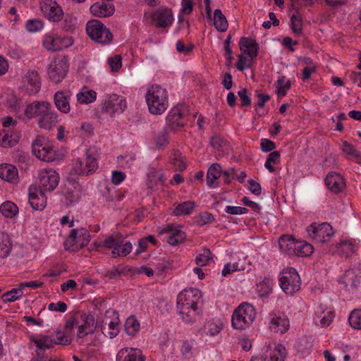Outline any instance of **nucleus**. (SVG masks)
Here are the masks:
<instances>
[{"instance_id": "17", "label": "nucleus", "mask_w": 361, "mask_h": 361, "mask_svg": "<svg viewBox=\"0 0 361 361\" xmlns=\"http://www.w3.org/2000/svg\"><path fill=\"white\" fill-rule=\"evenodd\" d=\"M68 71V60L63 57L54 61L48 69V75L52 82L58 84L66 77Z\"/></svg>"}, {"instance_id": "35", "label": "nucleus", "mask_w": 361, "mask_h": 361, "mask_svg": "<svg viewBox=\"0 0 361 361\" xmlns=\"http://www.w3.org/2000/svg\"><path fill=\"white\" fill-rule=\"evenodd\" d=\"M30 341L36 345L37 348L43 349V350L49 349L55 345L54 340L46 335L40 334L38 338L30 336Z\"/></svg>"}, {"instance_id": "40", "label": "nucleus", "mask_w": 361, "mask_h": 361, "mask_svg": "<svg viewBox=\"0 0 361 361\" xmlns=\"http://www.w3.org/2000/svg\"><path fill=\"white\" fill-rule=\"evenodd\" d=\"M221 167L219 164H213L208 169L207 174V183L209 186H214V181L221 175Z\"/></svg>"}, {"instance_id": "5", "label": "nucleus", "mask_w": 361, "mask_h": 361, "mask_svg": "<svg viewBox=\"0 0 361 361\" xmlns=\"http://www.w3.org/2000/svg\"><path fill=\"white\" fill-rule=\"evenodd\" d=\"M90 240V235L86 228H74L64 241V247L66 250L75 252L86 246Z\"/></svg>"}, {"instance_id": "2", "label": "nucleus", "mask_w": 361, "mask_h": 361, "mask_svg": "<svg viewBox=\"0 0 361 361\" xmlns=\"http://www.w3.org/2000/svg\"><path fill=\"white\" fill-rule=\"evenodd\" d=\"M145 99L149 111L152 114L160 115L168 108L167 91L160 85H152L146 93Z\"/></svg>"}, {"instance_id": "4", "label": "nucleus", "mask_w": 361, "mask_h": 361, "mask_svg": "<svg viewBox=\"0 0 361 361\" xmlns=\"http://www.w3.org/2000/svg\"><path fill=\"white\" fill-rule=\"evenodd\" d=\"M197 113L191 116L188 106L185 104H178L173 108L166 117L169 126L174 130L183 127L190 118H195Z\"/></svg>"}, {"instance_id": "11", "label": "nucleus", "mask_w": 361, "mask_h": 361, "mask_svg": "<svg viewBox=\"0 0 361 361\" xmlns=\"http://www.w3.org/2000/svg\"><path fill=\"white\" fill-rule=\"evenodd\" d=\"M42 80L37 71H28L22 78L20 90L28 96L37 94L41 90Z\"/></svg>"}, {"instance_id": "16", "label": "nucleus", "mask_w": 361, "mask_h": 361, "mask_svg": "<svg viewBox=\"0 0 361 361\" xmlns=\"http://www.w3.org/2000/svg\"><path fill=\"white\" fill-rule=\"evenodd\" d=\"M40 8L43 15L52 22H59L64 15L61 6L54 0H43Z\"/></svg>"}, {"instance_id": "12", "label": "nucleus", "mask_w": 361, "mask_h": 361, "mask_svg": "<svg viewBox=\"0 0 361 361\" xmlns=\"http://www.w3.org/2000/svg\"><path fill=\"white\" fill-rule=\"evenodd\" d=\"M307 231L309 235L318 243L329 241L334 234L332 226L328 223L312 224L307 227Z\"/></svg>"}, {"instance_id": "47", "label": "nucleus", "mask_w": 361, "mask_h": 361, "mask_svg": "<svg viewBox=\"0 0 361 361\" xmlns=\"http://www.w3.org/2000/svg\"><path fill=\"white\" fill-rule=\"evenodd\" d=\"M23 294L22 288H13L12 290L7 291L1 295L3 302H13L20 298Z\"/></svg>"}, {"instance_id": "18", "label": "nucleus", "mask_w": 361, "mask_h": 361, "mask_svg": "<svg viewBox=\"0 0 361 361\" xmlns=\"http://www.w3.org/2000/svg\"><path fill=\"white\" fill-rule=\"evenodd\" d=\"M126 107L127 102L126 99L113 94L109 95L105 100L103 109L105 112L114 115L123 112Z\"/></svg>"}, {"instance_id": "31", "label": "nucleus", "mask_w": 361, "mask_h": 361, "mask_svg": "<svg viewBox=\"0 0 361 361\" xmlns=\"http://www.w3.org/2000/svg\"><path fill=\"white\" fill-rule=\"evenodd\" d=\"M1 180L11 184L18 183L19 177L17 168L12 164H1Z\"/></svg>"}, {"instance_id": "24", "label": "nucleus", "mask_w": 361, "mask_h": 361, "mask_svg": "<svg viewBox=\"0 0 361 361\" xmlns=\"http://www.w3.org/2000/svg\"><path fill=\"white\" fill-rule=\"evenodd\" d=\"M72 93L68 90L57 91L54 95V103L56 108L63 114H68L71 111L70 100Z\"/></svg>"}, {"instance_id": "26", "label": "nucleus", "mask_w": 361, "mask_h": 361, "mask_svg": "<svg viewBox=\"0 0 361 361\" xmlns=\"http://www.w3.org/2000/svg\"><path fill=\"white\" fill-rule=\"evenodd\" d=\"M325 184L335 194L341 192L345 187L343 176L336 172H330L327 174L325 178Z\"/></svg>"}, {"instance_id": "3", "label": "nucleus", "mask_w": 361, "mask_h": 361, "mask_svg": "<svg viewBox=\"0 0 361 361\" xmlns=\"http://www.w3.org/2000/svg\"><path fill=\"white\" fill-rule=\"evenodd\" d=\"M256 317L255 307L250 303L240 304L233 312L232 326L238 330H245L250 327Z\"/></svg>"}, {"instance_id": "22", "label": "nucleus", "mask_w": 361, "mask_h": 361, "mask_svg": "<svg viewBox=\"0 0 361 361\" xmlns=\"http://www.w3.org/2000/svg\"><path fill=\"white\" fill-rule=\"evenodd\" d=\"M342 281L350 291H354L361 283V270L359 268L348 269L344 274Z\"/></svg>"}, {"instance_id": "13", "label": "nucleus", "mask_w": 361, "mask_h": 361, "mask_svg": "<svg viewBox=\"0 0 361 361\" xmlns=\"http://www.w3.org/2000/svg\"><path fill=\"white\" fill-rule=\"evenodd\" d=\"M101 327L102 333L110 338L116 337L119 332V323L118 312L112 309L106 311L105 319Z\"/></svg>"}, {"instance_id": "63", "label": "nucleus", "mask_w": 361, "mask_h": 361, "mask_svg": "<svg viewBox=\"0 0 361 361\" xmlns=\"http://www.w3.org/2000/svg\"><path fill=\"white\" fill-rule=\"evenodd\" d=\"M225 212L230 214L237 215L246 214L248 212V209L243 207L226 206Z\"/></svg>"}, {"instance_id": "15", "label": "nucleus", "mask_w": 361, "mask_h": 361, "mask_svg": "<svg viewBox=\"0 0 361 361\" xmlns=\"http://www.w3.org/2000/svg\"><path fill=\"white\" fill-rule=\"evenodd\" d=\"M59 182V173L53 169H45L39 173V185L44 192H51L58 185Z\"/></svg>"}, {"instance_id": "10", "label": "nucleus", "mask_w": 361, "mask_h": 361, "mask_svg": "<svg viewBox=\"0 0 361 361\" xmlns=\"http://www.w3.org/2000/svg\"><path fill=\"white\" fill-rule=\"evenodd\" d=\"M33 154L40 160L52 161L55 159V152L51 144L44 136H37L32 144Z\"/></svg>"}, {"instance_id": "54", "label": "nucleus", "mask_w": 361, "mask_h": 361, "mask_svg": "<svg viewBox=\"0 0 361 361\" xmlns=\"http://www.w3.org/2000/svg\"><path fill=\"white\" fill-rule=\"evenodd\" d=\"M126 267L119 268L114 267L111 270H109L106 272L105 276L108 277L109 279H117L122 275H126Z\"/></svg>"}, {"instance_id": "61", "label": "nucleus", "mask_w": 361, "mask_h": 361, "mask_svg": "<svg viewBox=\"0 0 361 361\" xmlns=\"http://www.w3.org/2000/svg\"><path fill=\"white\" fill-rule=\"evenodd\" d=\"M238 95L241 101V106H249L251 104V99L247 89L244 88L238 91Z\"/></svg>"}, {"instance_id": "37", "label": "nucleus", "mask_w": 361, "mask_h": 361, "mask_svg": "<svg viewBox=\"0 0 361 361\" xmlns=\"http://www.w3.org/2000/svg\"><path fill=\"white\" fill-rule=\"evenodd\" d=\"M214 25L219 32H225L228 28V22L220 9L214 11Z\"/></svg>"}, {"instance_id": "29", "label": "nucleus", "mask_w": 361, "mask_h": 361, "mask_svg": "<svg viewBox=\"0 0 361 361\" xmlns=\"http://www.w3.org/2000/svg\"><path fill=\"white\" fill-rule=\"evenodd\" d=\"M58 122V114L50 108L44 114L39 118L38 126L42 129L51 130Z\"/></svg>"}, {"instance_id": "46", "label": "nucleus", "mask_w": 361, "mask_h": 361, "mask_svg": "<svg viewBox=\"0 0 361 361\" xmlns=\"http://www.w3.org/2000/svg\"><path fill=\"white\" fill-rule=\"evenodd\" d=\"M97 93L93 90H87L77 94V100L80 104H89L96 99Z\"/></svg>"}, {"instance_id": "34", "label": "nucleus", "mask_w": 361, "mask_h": 361, "mask_svg": "<svg viewBox=\"0 0 361 361\" xmlns=\"http://www.w3.org/2000/svg\"><path fill=\"white\" fill-rule=\"evenodd\" d=\"M4 104L11 112H19L22 106L21 99L18 98L13 91L6 93Z\"/></svg>"}, {"instance_id": "55", "label": "nucleus", "mask_w": 361, "mask_h": 361, "mask_svg": "<svg viewBox=\"0 0 361 361\" xmlns=\"http://www.w3.org/2000/svg\"><path fill=\"white\" fill-rule=\"evenodd\" d=\"M54 340L55 345H69L71 343V338L65 334L63 332L57 331L56 333V339Z\"/></svg>"}, {"instance_id": "9", "label": "nucleus", "mask_w": 361, "mask_h": 361, "mask_svg": "<svg viewBox=\"0 0 361 361\" xmlns=\"http://www.w3.org/2000/svg\"><path fill=\"white\" fill-rule=\"evenodd\" d=\"M103 246L112 249L111 255L114 257H126L132 250V244L130 242H124L121 235H111L103 242Z\"/></svg>"}, {"instance_id": "30", "label": "nucleus", "mask_w": 361, "mask_h": 361, "mask_svg": "<svg viewBox=\"0 0 361 361\" xmlns=\"http://www.w3.org/2000/svg\"><path fill=\"white\" fill-rule=\"evenodd\" d=\"M239 47L241 51L246 54L251 59H255L258 55L259 46L255 39L243 37L240 38Z\"/></svg>"}, {"instance_id": "43", "label": "nucleus", "mask_w": 361, "mask_h": 361, "mask_svg": "<svg viewBox=\"0 0 361 361\" xmlns=\"http://www.w3.org/2000/svg\"><path fill=\"white\" fill-rule=\"evenodd\" d=\"M169 231H171L166 240L169 244L175 246L184 240L185 234L183 231L177 229H169Z\"/></svg>"}, {"instance_id": "64", "label": "nucleus", "mask_w": 361, "mask_h": 361, "mask_svg": "<svg viewBox=\"0 0 361 361\" xmlns=\"http://www.w3.org/2000/svg\"><path fill=\"white\" fill-rule=\"evenodd\" d=\"M155 143L157 147H165L168 143V135L165 131L161 132L155 137Z\"/></svg>"}, {"instance_id": "38", "label": "nucleus", "mask_w": 361, "mask_h": 361, "mask_svg": "<svg viewBox=\"0 0 361 361\" xmlns=\"http://www.w3.org/2000/svg\"><path fill=\"white\" fill-rule=\"evenodd\" d=\"M195 207V203L192 201H186L178 204L173 209V214L175 216L189 215L192 213Z\"/></svg>"}, {"instance_id": "57", "label": "nucleus", "mask_w": 361, "mask_h": 361, "mask_svg": "<svg viewBox=\"0 0 361 361\" xmlns=\"http://www.w3.org/2000/svg\"><path fill=\"white\" fill-rule=\"evenodd\" d=\"M277 83L279 85L277 90L278 95L280 97H284L286 94V91L290 88V82L287 80L285 86H283V84L284 83V76H283L279 78Z\"/></svg>"}, {"instance_id": "45", "label": "nucleus", "mask_w": 361, "mask_h": 361, "mask_svg": "<svg viewBox=\"0 0 361 361\" xmlns=\"http://www.w3.org/2000/svg\"><path fill=\"white\" fill-rule=\"evenodd\" d=\"M273 281L270 279H265L257 285V290L260 296H267L272 290Z\"/></svg>"}, {"instance_id": "51", "label": "nucleus", "mask_w": 361, "mask_h": 361, "mask_svg": "<svg viewBox=\"0 0 361 361\" xmlns=\"http://www.w3.org/2000/svg\"><path fill=\"white\" fill-rule=\"evenodd\" d=\"M350 326L357 329H361V310H353L348 318Z\"/></svg>"}, {"instance_id": "58", "label": "nucleus", "mask_w": 361, "mask_h": 361, "mask_svg": "<svg viewBox=\"0 0 361 361\" xmlns=\"http://www.w3.org/2000/svg\"><path fill=\"white\" fill-rule=\"evenodd\" d=\"M213 220L214 217L212 214L209 212H202L196 218V222L200 226L209 224Z\"/></svg>"}, {"instance_id": "56", "label": "nucleus", "mask_w": 361, "mask_h": 361, "mask_svg": "<svg viewBox=\"0 0 361 361\" xmlns=\"http://www.w3.org/2000/svg\"><path fill=\"white\" fill-rule=\"evenodd\" d=\"M12 249V243L8 235H3V244L1 245V257H7Z\"/></svg>"}, {"instance_id": "14", "label": "nucleus", "mask_w": 361, "mask_h": 361, "mask_svg": "<svg viewBox=\"0 0 361 361\" xmlns=\"http://www.w3.org/2000/svg\"><path fill=\"white\" fill-rule=\"evenodd\" d=\"M73 44L71 36H54L47 34L43 39V46L48 51H57L68 48Z\"/></svg>"}, {"instance_id": "6", "label": "nucleus", "mask_w": 361, "mask_h": 361, "mask_svg": "<svg viewBox=\"0 0 361 361\" xmlns=\"http://www.w3.org/2000/svg\"><path fill=\"white\" fill-rule=\"evenodd\" d=\"M85 155V163L80 159L73 160L71 171L74 174L88 176L94 173L98 169L97 158L93 154L90 149L86 151Z\"/></svg>"}, {"instance_id": "27", "label": "nucleus", "mask_w": 361, "mask_h": 361, "mask_svg": "<svg viewBox=\"0 0 361 361\" xmlns=\"http://www.w3.org/2000/svg\"><path fill=\"white\" fill-rule=\"evenodd\" d=\"M290 327L288 318L285 315L271 314L269 329L277 334H285Z\"/></svg>"}, {"instance_id": "32", "label": "nucleus", "mask_w": 361, "mask_h": 361, "mask_svg": "<svg viewBox=\"0 0 361 361\" xmlns=\"http://www.w3.org/2000/svg\"><path fill=\"white\" fill-rule=\"evenodd\" d=\"M1 133L4 134L1 137V147H13L18 143L20 135L17 130H10L3 129L1 130Z\"/></svg>"}, {"instance_id": "7", "label": "nucleus", "mask_w": 361, "mask_h": 361, "mask_svg": "<svg viewBox=\"0 0 361 361\" xmlns=\"http://www.w3.org/2000/svg\"><path fill=\"white\" fill-rule=\"evenodd\" d=\"M281 289L286 293L292 295L300 289V278L294 268L283 270L279 278Z\"/></svg>"}, {"instance_id": "53", "label": "nucleus", "mask_w": 361, "mask_h": 361, "mask_svg": "<svg viewBox=\"0 0 361 361\" xmlns=\"http://www.w3.org/2000/svg\"><path fill=\"white\" fill-rule=\"evenodd\" d=\"M338 250L341 255L348 257L354 252V245L348 240H343L341 243Z\"/></svg>"}, {"instance_id": "60", "label": "nucleus", "mask_w": 361, "mask_h": 361, "mask_svg": "<svg viewBox=\"0 0 361 361\" xmlns=\"http://www.w3.org/2000/svg\"><path fill=\"white\" fill-rule=\"evenodd\" d=\"M311 346L312 343L306 336L300 338L296 343L297 350L302 353L305 352V350H309Z\"/></svg>"}, {"instance_id": "52", "label": "nucleus", "mask_w": 361, "mask_h": 361, "mask_svg": "<svg viewBox=\"0 0 361 361\" xmlns=\"http://www.w3.org/2000/svg\"><path fill=\"white\" fill-rule=\"evenodd\" d=\"M44 27V23L39 19L28 20L26 23V29L30 32L40 31Z\"/></svg>"}, {"instance_id": "41", "label": "nucleus", "mask_w": 361, "mask_h": 361, "mask_svg": "<svg viewBox=\"0 0 361 361\" xmlns=\"http://www.w3.org/2000/svg\"><path fill=\"white\" fill-rule=\"evenodd\" d=\"M269 357L271 361H284L286 355V350L281 344H278L273 349L269 347Z\"/></svg>"}, {"instance_id": "49", "label": "nucleus", "mask_w": 361, "mask_h": 361, "mask_svg": "<svg viewBox=\"0 0 361 361\" xmlns=\"http://www.w3.org/2000/svg\"><path fill=\"white\" fill-rule=\"evenodd\" d=\"M212 260V252L209 249H204L202 253L199 254L195 259L197 265L203 267L209 264Z\"/></svg>"}, {"instance_id": "48", "label": "nucleus", "mask_w": 361, "mask_h": 361, "mask_svg": "<svg viewBox=\"0 0 361 361\" xmlns=\"http://www.w3.org/2000/svg\"><path fill=\"white\" fill-rule=\"evenodd\" d=\"M125 329L130 336H134L140 329V324L134 317H128L125 323Z\"/></svg>"}, {"instance_id": "20", "label": "nucleus", "mask_w": 361, "mask_h": 361, "mask_svg": "<svg viewBox=\"0 0 361 361\" xmlns=\"http://www.w3.org/2000/svg\"><path fill=\"white\" fill-rule=\"evenodd\" d=\"M79 319L80 323L78 325V330L77 333V337L82 338L88 334H94L97 325L94 324V317L92 314L86 313L79 314Z\"/></svg>"}, {"instance_id": "8", "label": "nucleus", "mask_w": 361, "mask_h": 361, "mask_svg": "<svg viewBox=\"0 0 361 361\" xmlns=\"http://www.w3.org/2000/svg\"><path fill=\"white\" fill-rule=\"evenodd\" d=\"M86 32L92 39L102 44L109 43L113 38L109 30L97 20H92L87 23Z\"/></svg>"}, {"instance_id": "33", "label": "nucleus", "mask_w": 361, "mask_h": 361, "mask_svg": "<svg viewBox=\"0 0 361 361\" xmlns=\"http://www.w3.org/2000/svg\"><path fill=\"white\" fill-rule=\"evenodd\" d=\"M297 240L292 235H283L279 240L280 249L288 255H294Z\"/></svg>"}, {"instance_id": "50", "label": "nucleus", "mask_w": 361, "mask_h": 361, "mask_svg": "<svg viewBox=\"0 0 361 361\" xmlns=\"http://www.w3.org/2000/svg\"><path fill=\"white\" fill-rule=\"evenodd\" d=\"M172 164L176 171H182L186 169L185 159L178 152L173 154Z\"/></svg>"}, {"instance_id": "39", "label": "nucleus", "mask_w": 361, "mask_h": 361, "mask_svg": "<svg viewBox=\"0 0 361 361\" xmlns=\"http://www.w3.org/2000/svg\"><path fill=\"white\" fill-rule=\"evenodd\" d=\"M294 255L298 257L310 256L314 251L313 246L305 241H298L295 247Z\"/></svg>"}, {"instance_id": "42", "label": "nucleus", "mask_w": 361, "mask_h": 361, "mask_svg": "<svg viewBox=\"0 0 361 361\" xmlns=\"http://www.w3.org/2000/svg\"><path fill=\"white\" fill-rule=\"evenodd\" d=\"M334 314L329 312H321L319 314L316 313L314 317V322L317 324H319L322 327L328 326L332 322Z\"/></svg>"}, {"instance_id": "62", "label": "nucleus", "mask_w": 361, "mask_h": 361, "mask_svg": "<svg viewBox=\"0 0 361 361\" xmlns=\"http://www.w3.org/2000/svg\"><path fill=\"white\" fill-rule=\"evenodd\" d=\"M134 161L135 158L129 155L120 156L118 157V161L123 168H131Z\"/></svg>"}, {"instance_id": "59", "label": "nucleus", "mask_w": 361, "mask_h": 361, "mask_svg": "<svg viewBox=\"0 0 361 361\" xmlns=\"http://www.w3.org/2000/svg\"><path fill=\"white\" fill-rule=\"evenodd\" d=\"M1 124L3 129L16 130L18 121L14 120L11 116H8L3 118Z\"/></svg>"}, {"instance_id": "19", "label": "nucleus", "mask_w": 361, "mask_h": 361, "mask_svg": "<svg viewBox=\"0 0 361 361\" xmlns=\"http://www.w3.org/2000/svg\"><path fill=\"white\" fill-rule=\"evenodd\" d=\"M152 18L156 27L165 28L171 25L173 15L171 9L161 7L152 13Z\"/></svg>"}, {"instance_id": "36", "label": "nucleus", "mask_w": 361, "mask_h": 361, "mask_svg": "<svg viewBox=\"0 0 361 361\" xmlns=\"http://www.w3.org/2000/svg\"><path fill=\"white\" fill-rule=\"evenodd\" d=\"M291 11L293 12L290 18L292 29L295 34L299 35L302 32V24L298 6L296 5H292Z\"/></svg>"}, {"instance_id": "44", "label": "nucleus", "mask_w": 361, "mask_h": 361, "mask_svg": "<svg viewBox=\"0 0 361 361\" xmlns=\"http://www.w3.org/2000/svg\"><path fill=\"white\" fill-rule=\"evenodd\" d=\"M18 212V208L16 204L11 201H6L1 204V214L6 218H13Z\"/></svg>"}, {"instance_id": "25", "label": "nucleus", "mask_w": 361, "mask_h": 361, "mask_svg": "<svg viewBox=\"0 0 361 361\" xmlns=\"http://www.w3.org/2000/svg\"><path fill=\"white\" fill-rule=\"evenodd\" d=\"M146 357L138 348H123L118 350L116 361H145Z\"/></svg>"}, {"instance_id": "1", "label": "nucleus", "mask_w": 361, "mask_h": 361, "mask_svg": "<svg viewBox=\"0 0 361 361\" xmlns=\"http://www.w3.org/2000/svg\"><path fill=\"white\" fill-rule=\"evenodd\" d=\"M200 293L196 288L185 289L177 297V308L181 318L185 322H191L197 308Z\"/></svg>"}, {"instance_id": "23", "label": "nucleus", "mask_w": 361, "mask_h": 361, "mask_svg": "<svg viewBox=\"0 0 361 361\" xmlns=\"http://www.w3.org/2000/svg\"><path fill=\"white\" fill-rule=\"evenodd\" d=\"M29 202L34 209H43L47 204L45 192L40 188H37V186H30L29 188Z\"/></svg>"}, {"instance_id": "21", "label": "nucleus", "mask_w": 361, "mask_h": 361, "mask_svg": "<svg viewBox=\"0 0 361 361\" xmlns=\"http://www.w3.org/2000/svg\"><path fill=\"white\" fill-rule=\"evenodd\" d=\"M50 108L51 104L47 101H34L25 106L24 115L27 118L41 117Z\"/></svg>"}, {"instance_id": "28", "label": "nucleus", "mask_w": 361, "mask_h": 361, "mask_svg": "<svg viewBox=\"0 0 361 361\" xmlns=\"http://www.w3.org/2000/svg\"><path fill=\"white\" fill-rule=\"evenodd\" d=\"M91 13L98 18H106L114 14V6L109 2H104V0L93 4L90 8Z\"/></svg>"}]
</instances>
